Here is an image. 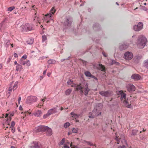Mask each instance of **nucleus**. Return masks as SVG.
Masks as SVG:
<instances>
[{"label":"nucleus","instance_id":"nucleus-1","mask_svg":"<svg viewBox=\"0 0 148 148\" xmlns=\"http://www.w3.org/2000/svg\"><path fill=\"white\" fill-rule=\"evenodd\" d=\"M102 108V105L101 103L97 104L92 112L89 113L88 117L92 119L100 115L101 114L100 110Z\"/></svg>","mask_w":148,"mask_h":148},{"label":"nucleus","instance_id":"nucleus-2","mask_svg":"<svg viewBox=\"0 0 148 148\" xmlns=\"http://www.w3.org/2000/svg\"><path fill=\"white\" fill-rule=\"evenodd\" d=\"M36 131L38 132H45L46 135L50 136L52 134V130L47 126L40 125L37 127Z\"/></svg>","mask_w":148,"mask_h":148},{"label":"nucleus","instance_id":"nucleus-3","mask_svg":"<svg viewBox=\"0 0 148 148\" xmlns=\"http://www.w3.org/2000/svg\"><path fill=\"white\" fill-rule=\"evenodd\" d=\"M36 131L38 132H45L46 135L50 136L52 134V130L47 126L40 125L37 127Z\"/></svg>","mask_w":148,"mask_h":148},{"label":"nucleus","instance_id":"nucleus-4","mask_svg":"<svg viewBox=\"0 0 148 148\" xmlns=\"http://www.w3.org/2000/svg\"><path fill=\"white\" fill-rule=\"evenodd\" d=\"M67 83L68 85H71L72 87H75V89L76 91H81L82 92H83L84 86H82V84H79L76 85V84H73V80L70 79L67 81Z\"/></svg>","mask_w":148,"mask_h":148},{"label":"nucleus","instance_id":"nucleus-5","mask_svg":"<svg viewBox=\"0 0 148 148\" xmlns=\"http://www.w3.org/2000/svg\"><path fill=\"white\" fill-rule=\"evenodd\" d=\"M147 39L143 36H140L138 37L137 41V46L138 48L140 49L144 48L147 42Z\"/></svg>","mask_w":148,"mask_h":148},{"label":"nucleus","instance_id":"nucleus-6","mask_svg":"<svg viewBox=\"0 0 148 148\" xmlns=\"http://www.w3.org/2000/svg\"><path fill=\"white\" fill-rule=\"evenodd\" d=\"M38 99L36 96H30L28 97L26 99V103L28 104L31 105L33 103L36 102Z\"/></svg>","mask_w":148,"mask_h":148},{"label":"nucleus","instance_id":"nucleus-7","mask_svg":"<svg viewBox=\"0 0 148 148\" xmlns=\"http://www.w3.org/2000/svg\"><path fill=\"white\" fill-rule=\"evenodd\" d=\"M29 147L30 148H43L42 145L36 141L31 143L29 145Z\"/></svg>","mask_w":148,"mask_h":148},{"label":"nucleus","instance_id":"nucleus-8","mask_svg":"<svg viewBox=\"0 0 148 148\" xmlns=\"http://www.w3.org/2000/svg\"><path fill=\"white\" fill-rule=\"evenodd\" d=\"M56 10L55 9L54 7H53L50 11V12L49 14H47L45 15L44 19L45 20V21H47V23H49V21H46V19L47 16H49V17H51L52 16V14H54L56 12Z\"/></svg>","mask_w":148,"mask_h":148},{"label":"nucleus","instance_id":"nucleus-9","mask_svg":"<svg viewBox=\"0 0 148 148\" xmlns=\"http://www.w3.org/2000/svg\"><path fill=\"white\" fill-rule=\"evenodd\" d=\"M133 57L132 53L129 51L125 52L124 54V58L125 59L127 60H131Z\"/></svg>","mask_w":148,"mask_h":148},{"label":"nucleus","instance_id":"nucleus-10","mask_svg":"<svg viewBox=\"0 0 148 148\" xmlns=\"http://www.w3.org/2000/svg\"><path fill=\"white\" fill-rule=\"evenodd\" d=\"M143 24L142 22H139L137 25H135L134 27V29L135 31H139L143 28Z\"/></svg>","mask_w":148,"mask_h":148},{"label":"nucleus","instance_id":"nucleus-11","mask_svg":"<svg viewBox=\"0 0 148 148\" xmlns=\"http://www.w3.org/2000/svg\"><path fill=\"white\" fill-rule=\"evenodd\" d=\"M126 88L129 92H133L135 90V87L133 85L127 84L126 86Z\"/></svg>","mask_w":148,"mask_h":148},{"label":"nucleus","instance_id":"nucleus-12","mask_svg":"<svg viewBox=\"0 0 148 148\" xmlns=\"http://www.w3.org/2000/svg\"><path fill=\"white\" fill-rule=\"evenodd\" d=\"M24 28L25 30L29 31L33 30L34 29L33 26L29 24H26L24 26Z\"/></svg>","mask_w":148,"mask_h":148},{"label":"nucleus","instance_id":"nucleus-13","mask_svg":"<svg viewBox=\"0 0 148 148\" xmlns=\"http://www.w3.org/2000/svg\"><path fill=\"white\" fill-rule=\"evenodd\" d=\"M97 67L98 70H101V71H103L105 70V67L102 64H99Z\"/></svg>","mask_w":148,"mask_h":148},{"label":"nucleus","instance_id":"nucleus-14","mask_svg":"<svg viewBox=\"0 0 148 148\" xmlns=\"http://www.w3.org/2000/svg\"><path fill=\"white\" fill-rule=\"evenodd\" d=\"M132 78L135 80H138L140 78V76L138 74L133 75L132 76Z\"/></svg>","mask_w":148,"mask_h":148},{"label":"nucleus","instance_id":"nucleus-15","mask_svg":"<svg viewBox=\"0 0 148 148\" xmlns=\"http://www.w3.org/2000/svg\"><path fill=\"white\" fill-rule=\"evenodd\" d=\"M48 112L49 113V114H50V115L51 114L55 113L57 112L56 108H53L51 109L48 110Z\"/></svg>","mask_w":148,"mask_h":148},{"label":"nucleus","instance_id":"nucleus-16","mask_svg":"<svg viewBox=\"0 0 148 148\" xmlns=\"http://www.w3.org/2000/svg\"><path fill=\"white\" fill-rule=\"evenodd\" d=\"M85 75L87 77H92L95 78L96 80H97V78H95V77L92 75L88 71H86L85 72Z\"/></svg>","mask_w":148,"mask_h":148},{"label":"nucleus","instance_id":"nucleus-17","mask_svg":"<svg viewBox=\"0 0 148 148\" xmlns=\"http://www.w3.org/2000/svg\"><path fill=\"white\" fill-rule=\"evenodd\" d=\"M147 0H140L139 2V3L140 5V6L141 7L143 5H146L147 4Z\"/></svg>","mask_w":148,"mask_h":148},{"label":"nucleus","instance_id":"nucleus-18","mask_svg":"<svg viewBox=\"0 0 148 148\" xmlns=\"http://www.w3.org/2000/svg\"><path fill=\"white\" fill-rule=\"evenodd\" d=\"M123 102L126 107L129 108H131L132 107L131 104H128V102L126 100H124Z\"/></svg>","mask_w":148,"mask_h":148},{"label":"nucleus","instance_id":"nucleus-19","mask_svg":"<svg viewBox=\"0 0 148 148\" xmlns=\"http://www.w3.org/2000/svg\"><path fill=\"white\" fill-rule=\"evenodd\" d=\"M121 94V100L122 101L123 99L124 100H126L125 99L126 98V94L125 93H120Z\"/></svg>","mask_w":148,"mask_h":148},{"label":"nucleus","instance_id":"nucleus-20","mask_svg":"<svg viewBox=\"0 0 148 148\" xmlns=\"http://www.w3.org/2000/svg\"><path fill=\"white\" fill-rule=\"evenodd\" d=\"M128 46L125 44H123L121 45L119 47V49L121 50H123L126 49Z\"/></svg>","mask_w":148,"mask_h":148},{"label":"nucleus","instance_id":"nucleus-21","mask_svg":"<svg viewBox=\"0 0 148 148\" xmlns=\"http://www.w3.org/2000/svg\"><path fill=\"white\" fill-rule=\"evenodd\" d=\"M138 132V130H133L132 131V133L130 136H134L137 134V133Z\"/></svg>","mask_w":148,"mask_h":148},{"label":"nucleus","instance_id":"nucleus-22","mask_svg":"<svg viewBox=\"0 0 148 148\" xmlns=\"http://www.w3.org/2000/svg\"><path fill=\"white\" fill-rule=\"evenodd\" d=\"M42 113L41 110H38L34 114V115L37 117L40 116V114Z\"/></svg>","mask_w":148,"mask_h":148},{"label":"nucleus","instance_id":"nucleus-23","mask_svg":"<svg viewBox=\"0 0 148 148\" xmlns=\"http://www.w3.org/2000/svg\"><path fill=\"white\" fill-rule=\"evenodd\" d=\"M25 60L23 59H21L19 61L20 63L23 65H25L26 64V61H25Z\"/></svg>","mask_w":148,"mask_h":148},{"label":"nucleus","instance_id":"nucleus-24","mask_svg":"<svg viewBox=\"0 0 148 148\" xmlns=\"http://www.w3.org/2000/svg\"><path fill=\"white\" fill-rule=\"evenodd\" d=\"M18 82H16L14 84V85L13 87V92H14V90H16L18 87Z\"/></svg>","mask_w":148,"mask_h":148},{"label":"nucleus","instance_id":"nucleus-25","mask_svg":"<svg viewBox=\"0 0 148 148\" xmlns=\"http://www.w3.org/2000/svg\"><path fill=\"white\" fill-rule=\"evenodd\" d=\"M88 86L87 84L86 83L84 88V92L85 93L88 92L89 90V89L88 88Z\"/></svg>","mask_w":148,"mask_h":148},{"label":"nucleus","instance_id":"nucleus-26","mask_svg":"<svg viewBox=\"0 0 148 148\" xmlns=\"http://www.w3.org/2000/svg\"><path fill=\"white\" fill-rule=\"evenodd\" d=\"M34 42V40L32 39H29L27 41V44L31 45Z\"/></svg>","mask_w":148,"mask_h":148},{"label":"nucleus","instance_id":"nucleus-27","mask_svg":"<svg viewBox=\"0 0 148 148\" xmlns=\"http://www.w3.org/2000/svg\"><path fill=\"white\" fill-rule=\"evenodd\" d=\"M64 23L65 25H66L67 26H69L71 24V22L69 21L68 19H67Z\"/></svg>","mask_w":148,"mask_h":148},{"label":"nucleus","instance_id":"nucleus-28","mask_svg":"<svg viewBox=\"0 0 148 148\" xmlns=\"http://www.w3.org/2000/svg\"><path fill=\"white\" fill-rule=\"evenodd\" d=\"M22 69V66L19 64H17V65L16 66V70L17 71H18L19 70H20V69Z\"/></svg>","mask_w":148,"mask_h":148},{"label":"nucleus","instance_id":"nucleus-29","mask_svg":"<svg viewBox=\"0 0 148 148\" xmlns=\"http://www.w3.org/2000/svg\"><path fill=\"white\" fill-rule=\"evenodd\" d=\"M78 131V129L77 128H73L72 130V132L74 133H77Z\"/></svg>","mask_w":148,"mask_h":148},{"label":"nucleus","instance_id":"nucleus-30","mask_svg":"<svg viewBox=\"0 0 148 148\" xmlns=\"http://www.w3.org/2000/svg\"><path fill=\"white\" fill-rule=\"evenodd\" d=\"M55 62V60H49L48 61V63L49 64H54Z\"/></svg>","mask_w":148,"mask_h":148},{"label":"nucleus","instance_id":"nucleus-31","mask_svg":"<svg viewBox=\"0 0 148 148\" xmlns=\"http://www.w3.org/2000/svg\"><path fill=\"white\" fill-rule=\"evenodd\" d=\"M47 40V38L45 35H43L42 36V42H43Z\"/></svg>","mask_w":148,"mask_h":148},{"label":"nucleus","instance_id":"nucleus-32","mask_svg":"<svg viewBox=\"0 0 148 148\" xmlns=\"http://www.w3.org/2000/svg\"><path fill=\"white\" fill-rule=\"evenodd\" d=\"M50 114H49L48 112L47 113L45 114H44L43 116V118L44 119H45L47 118L49 116Z\"/></svg>","mask_w":148,"mask_h":148},{"label":"nucleus","instance_id":"nucleus-33","mask_svg":"<svg viewBox=\"0 0 148 148\" xmlns=\"http://www.w3.org/2000/svg\"><path fill=\"white\" fill-rule=\"evenodd\" d=\"M70 125V123L69 122H67L65 123L64 126V127L66 128L69 127Z\"/></svg>","mask_w":148,"mask_h":148},{"label":"nucleus","instance_id":"nucleus-34","mask_svg":"<svg viewBox=\"0 0 148 148\" xmlns=\"http://www.w3.org/2000/svg\"><path fill=\"white\" fill-rule=\"evenodd\" d=\"M15 8V7L14 6H12V7H10L9 8H8V11L11 12Z\"/></svg>","mask_w":148,"mask_h":148},{"label":"nucleus","instance_id":"nucleus-35","mask_svg":"<svg viewBox=\"0 0 148 148\" xmlns=\"http://www.w3.org/2000/svg\"><path fill=\"white\" fill-rule=\"evenodd\" d=\"M79 115L75 114H74V115L72 116V117L76 119L78 118L79 117Z\"/></svg>","mask_w":148,"mask_h":148},{"label":"nucleus","instance_id":"nucleus-36","mask_svg":"<svg viewBox=\"0 0 148 148\" xmlns=\"http://www.w3.org/2000/svg\"><path fill=\"white\" fill-rule=\"evenodd\" d=\"M47 98L46 97H44L43 99H41V101H40V104H43L44 102L46 100Z\"/></svg>","mask_w":148,"mask_h":148},{"label":"nucleus","instance_id":"nucleus-37","mask_svg":"<svg viewBox=\"0 0 148 148\" xmlns=\"http://www.w3.org/2000/svg\"><path fill=\"white\" fill-rule=\"evenodd\" d=\"M120 138H119L117 136H116L115 138V139L117 142V143L118 144H119V142L120 141Z\"/></svg>","mask_w":148,"mask_h":148},{"label":"nucleus","instance_id":"nucleus-38","mask_svg":"<svg viewBox=\"0 0 148 148\" xmlns=\"http://www.w3.org/2000/svg\"><path fill=\"white\" fill-rule=\"evenodd\" d=\"M65 139L64 138H63L60 142V145H63L65 142Z\"/></svg>","mask_w":148,"mask_h":148},{"label":"nucleus","instance_id":"nucleus-39","mask_svg":"<svg viewBox=\"0 0 148 148\" xmlns=\"http://www.w3.org/2000/svg\"><path fill=\"white\" fill-rule=\"evenodd\" d=\"M15 125V123L14 121H12L11 123V126L10 128L13 127H14Z\"/></svg>","mask_w":148,"mask_h":148},{"label":"nucleus","instance_id":"nucleus-40","mask_svg":"<svg viewBox=\"0 0 148 148\" xmlns=\"http://www.w3.org/2000/svg\"><path fill=\"white\" fill-rule=\"evenodd\" d=\"M38 17H37L36 16H34V21H36L35 20H36L37 19V21H38V22L40 24V22H39V21L38 20Z\"/></svg>","mask_w":148,"mask_h":148},{"label":"nucleus","instance_id":"nucleus-41","mask_svg":"<svg viewBox=\"0 0 148 148\" xmlns=\"http://www.w3.org/2000/svg\"><path fill=\"white\" fill-rule=\"evenodd\" d=\"M37 9H38L35 5H33L32 6V10H35L36 11V10Z\"/></svg>","mask_w":148,"mask_h":148},{"label":"nucleus","instance_id":"nucleus-42","mask_svg":"<svg viewBox=\"0 0 148 148\" xmlns=\"http://www.w3.org/2000/svg\"><path fill=\"white\" fill-rule=\"evenodd\" d=\"M144 65L145 66H146L147 67V65H148V60H146V61H145L144 62Z\"/></svg>","mask_w":148,"mask_h":148},{"label":"nucleus","instance_id":"nucleus-43","mask_svg":"<svg viewBox=\"0 0 148 148\" xmlns=\"http://www.w3.org/2000/svg\"><path fill=\"white\" fill-rule=\"evenodd\" d=\"M86 143L88 145L90 146H92L93 145V144L92 143H91L89 141H86Z\"/></svg>","mask_w":148,"mask_h":148},{"label":"nucleus","instance_id":"nucleus-44","mask_svg":"<svg viewBox=\"0 0 148 148\" xmlns=\"http://www.w3.org/2000/svg\"><path fill=\"white\" fill-rule=\"evenodd\" d=\"M62 148H70L69 146H67V145L64 144Z\"/></svg>","mask_w":148,"mask_h":148},{"label":"nucleus","instance_id":"nucleus-45","mask_svg":"<svg viewBox=\"0 0 148 148\" xmlns=\"http://www.w3.org/2000/svg\"><path fill=\"white\" fill-rule=\"evenodd\" d=\"M26 64H27V66H29L30 65V64L29 62V60H27Z\"/></svg>","mask_w":148,"mask_h":148},{"label":"nucleus","instance_id":"nucleus-46","mask_svg":"<svg viewBox=\"0 0 148 148\" xmlns=\"http://www.w3.org/2000/svg\"><path fill=\"white\" fill-rule=\"evenodd\" d=\"M142 7V9L145 11H147V8L145 7L144 5L141 6Z\"/></svg>","mask_w":148,"mask_h":148},{"label":"nucleus","instance_id":"nucleus-47","mask_svg":"<svg viewBox=\"0 0 148 148\" xmlns=\"http://www.w3.org/2000/svg\"><path fill=\"white\" fill-rule=\"evenodd\" d=\"M27 58V56L26 55H24L21 58V59H23L24 60H25Z\"/></svg>","mask_w":148,"mask_h":148},{"label":"nucleus","instance_id":"nucleus-48","mask_svg":"<svg viewBox=\"0 0 148 148\" xmlns=\"http://www.w3.org/2000/svg\"><path fill=\"white\" fill-rule=\"evenodd\" d=\"M72 92V90L71 89H69L66 90V92Z\"/></svg>","mask_w":148,"mask_h":148},{"label":"nucleus","instance_id":"nucleus-49","mask_svg":"<svg viewBox=\"0 0 148 148\" xmlns=\"http://www.w3.org/2000/svg\"><path fill=\"white\" fill-rule=\"evenodd\" d=\"M11 120V117H8V119H7V121H10Z\"/></svg>","mask_w":148,"mask_h":148},{"label":"nucleus","instance_id":"nucleus-50","mask_svg":"<svg viewBox=\"0 0 148 148\" xmlns=\"http://www.w3.org/2000/svg\"><path fill=\"white\" fill-rule=\"evenodd\" d=\"M9 91L10 92H12L13 91H12V87H10L9 88Z\"/></svg>","mask_w":148,"mask_h":148},{"label":"nucleus","instance_id":"nucleus-51","mask_svg":"<svg viewBox=\"0 0 148 148\" xmlns=\"http://www.w3.org/2000/svg\"><path fill=\"white\" fill-rule=\"evenodd\" d=\"M125 146L124 145H123L122 146H121L119 147V148H125Z\"/></svg>","mask_w":148,"mask_h":148},{"label":"nucleus","instance_id":"nucleus-52","mask_svg":"<svg viewBox=\"0 0 148 148\" xmlns=\"http://www.w3.org/2000/svg\"><path fill=\"white\" fill-rule=\"evenodd\" d=\"M103 54L104 56L106 57L107 56L106 54L104 52H103Z\"/></svg>","mask_w":148,"mask_h":148},{"label":"nucleus","instance_id":"nucleus-53","mask_svg":"<svg viewBox=\"0 0 148 148\" xmlns=\"http://www.w3.org/2000/svg\"><path fill=\"white\" fill-rule=\"evenodd\" d=\"M101 95L105 96V95L107 94L108 93H99Z\"/></svg>","mask_w":148,"mask_h":148},{"label":"nucleus","instance_id":"nucleus-54","mask_svg":"<svg viewBox=\"0 0 148 148\" xmlns=\"http://www.w3.org/2000/svg\"><path fill=\"white\" fill-rule=\"evenodd\" d=\"M14 55L15 57H17L18 56V55L16 53H14Z\"/></svg>","mask_w":148,"mask_h":148},{"label":"nucleus","instance_id":"nucleus-55","mask_svg":"<svg viewBox=\"0 0 148 148\" xmlns=\"http://www.w3.org/2000/svg\"><path fill=\"white\" fill-rule=\"evenodd\" d=\"M21 97H19L18 99V102L19 103V102H20L21 100Z\"/></svg>","mask_w":148,"mask_h":148},{"label":"nucleus","instance_id":"nucleus-56","mask_svg":"<svg viewBox=\"0 0 148 148\" xmlns=\"http://www.w3.org/2000/svg\"><path fill=\"white\" fill-rule=\"evenodd\" d=\"M19 109L20 110H23V108L21 106H20L19 108Z\"/></svg>","mask_w":148,"mask_h":148},{"label":"nucleus","instance_id":"nucleus-57","mask_svg":"<svg viewBox=\"0 0 148 148\" xmlns=\"http://www.w3.org/2000/svg\"><path fill=\"white\" fill-rule=\"evenodd\" d=\"M70 114L71 115H72V116H73V115H74V114H75L73 112H71V113Z\"/></svg>","mask_w":148,"mask_h":148},{"label":"nucleus","instance_id":"nucleus-58","mask_svg":"<svg viewBox=\"0 0 148 148\" xmlns=\"http://www.w3.org/2000/svg\"><path fill=\"white\" fill-rule=\"evenodd\" d=\"M12 132V133H14L15 132V129H13V128L11 129Z\"/></svg>","mask_w":148,"mask_h":148},{"label":"nucleus","instance_id":"nucleus-59","mask_svg":"<svg viewBox=\"0 0 148 148\" xmlns=\"http://www.w3.org/2000/svg\"><path fill=\"white\" fill-rule=\"evenodd\" d=\"M72 134V133L71 132H69L68 133V135H69Z\"/></svg>","mask_w":148,"mask_h":148},{"label":"nucleus","instance_id":"nucleus-60","mask_svg":"<svg viewBox=\"0 0 148 148\" xmlns=\"http://www.w3.org/2000/svg\"><path fill=\"white\" fill-rule=\"evenodd\" d=\"M46 72H47V70H46L44 71H43V74L44 75L46 73Z\"/></svg>","mask_w":148,"mask_h":148},{"label":"nucleus","instance_id":"nucleus-61","mask_svg":"<svg viewBox=\"0 0 148 148\" xmlns=\"http://www.w3.org/2000/svg\"><path fill=\"white\" fill-rule=\"evenodd\" d=\"M50 74L51 73H47V75L49 77L50 76Z\"/></svg>","mask_w":148,"mask_h":148},{"label":"nucleus","instance_id":"nucleus-62","mask_svg":"<svg viewBox=\"0 0 148 148\" xmlns=\"http://www.w3.org/2000/svg\"><path fill=\"white\" fill-rule=\"evenodd\" d=\"M119 92H124V91L122 90H121Z\"/></svg>","mask_w":148,"mask_h":148},{"label":"nucleus","instance_id":"nucleus-63","mask_svg":"<svg viewBox=\"0 0 148 148\" xmlns=\"http://www.w3.org/2000/svg\"><path fill=\"white\" fill-rule=\"evenodd\" d=\"M2 68V65L1 64H0V69H1Z\"/></svg>","mask_w":148,"mask_h":148},{"label":"nucleus","instance_id":"nucleus-64","mask_svg":"<svg viewBox=\"0 0 148 148\" xmlns=\"http://www.w3.org/2000/svg\"><path fill=\"white\" fill-rule=\"evenodd\" d=\"M14 114L13 113H11L10 114L11 116H13L14 115Z\"/></svg>","mask_w":148,"mask_h":148}]
</instances>
